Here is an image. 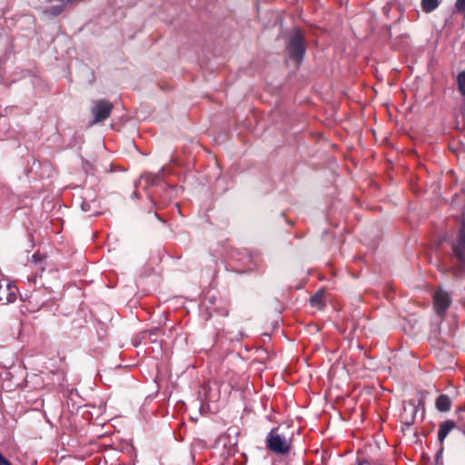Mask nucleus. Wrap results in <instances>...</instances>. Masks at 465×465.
<instances>
[{
  "label": "nucleus",
  "mask_w": 465,
  "mask_h": 465,
  "mask_svg": "<svg viewBox=\"0 0 465 465\" xmlns=\"http://www.w3.org/2000/svg\"><path fill=\"white\" fill-rule=\"evenodd\" d=\"M293 432L289 427L273 428L266 438L267 448L277 455H286L292 448Z\"/></svg>",
  "instance_id": "1"
},
{
  "label": "nucleus",
  "mask_w": 465,
  "mask_h": 465,
  "mask_svg": "<svg viewBox=\"0 0 465 465\" xmlns=\"http://www.w3.org/2000/svg\"><path fill=\"white\" fill-rule=\"evenodd\" d=\"M450 270L456 277L465 274V218H463L457 240L451 243Z\"/></svg>",
  "instance_id": "2"
},
{
  "label": "nucleus",
  "mask_w": 465,
  "mask_h": 465,
  "mask_svg": "<svg viewBox=\"0 0 465 465\" xmlns=\"http://www.w3.org/2000/svg\"><path fill=\"white\" fill-rule=\"evenodd\" d=\"M286 49L292 59L300 63L305 53V36L300 29H295L287 43Z\"/></svg>",
  "instance_id": "3"
},
{
  "label": "nucleus",
  "mask_w": 465,
  "mask_h": 465,
  "mask_svg": "<svg viewBox=\"0 0 465 465\" xmlns=\"http://www.w3.org/2000/svg\"><path fill=\"white\" fill-rule=\"evenodd\" d=\"M114 108L111 102L107 100H96L92 106V114L94 115V124H98L106 120Z\"/></svg>",
  "instance_id": "4"
},
{
  "label": "nucleus",
  "mask_w": 465,
  "mask_h": 465,
  "mask_svg": "<svg viewBox=\"0 0 465 465\" xmlns=\"http://www.w3.org/2000/svg\"><path fill=\"white\" fill-rule=\"evenodd\" d=\"M451 302V298L450 294L443 291L438 290L435 292L433 296V304L436 313L443 317L447 309L450 307Z\"/></svg>",
  "instance_id": "5"
},
{
  "label": "nucleus",
  "mask_w": 465,
  "mask_h": 465,
  "mask_svg": "<svg viewBox=\"0 0 465 465\" xmlns=\"http://www.w3.org/2000/svg\"><path fill=\"white\" fill-rule=\"evenodd\" d=\"M18 289L15 284L6 282L5 286L0 285V302L4 303H12L15 302L17 298Z\"/></svg>",
  "instance_id": "6"
},
{
  "label": "nucleus",
  "mask_w": 465,
  "mask_h": 465,
  "mask_svg": "<svg viewBox=\"0 0 465 465\" xmlns=\"http://www.w3.org/2000/svg\"><path fill=\"white\" fill-rule=\"evenodd\" d=\"M456 427L455 421L451 420H447L440 424V428L438 430V440L440 445L443 444L444 440L448 436V434Z\"/></svg>",
  "instance_id": "7"
},
{
  "label": "nucleus",
  "mask_w": 465,
  "mask_h": 465,
  "mask_svg": "<svg viewBox=\"0 0 465 465\" xmlns=\"http://www.w3.org/2000/svg\"><path fill=\"white\" fill-rule=\"evenodd\" d=\"M435 406L440 411H449L451 407V401L448 395L441 394L436 399Z\"/></svg>",
  "instance_id": "8"
},
{
  "label": "nucleus",
  "mask_w": 465,
  "mask_h": 465,
  "mask_svg": "<svg viewBox=\"0 0 465 465\" xmlns=\"http://www.w3.org/2000/svg\"><path fill=\"white\" fill-rule=\"evenodd\" d=\"M325 291L324 290H319L315 294H313L310 298V303L312 307H316L318 309H323L325 303H324V298H325Z\"/></svg>",
  "instance_id": "9"
},
{
  "label": "nucleus",
  "mask_w": 465,
  "mask_h": 465,
  "mask_svg": "<svg viewBox=\"0 0 465 465\" xmlns=\"http://www.w3.org/2000/svg\"><path fill=\"white\" fill-rule=\"evenodd\" d=\"M421 8L425 13H430L438 8L440 2L439 0H421Z\"/></svg>",
  "instance_id": "10"
},
{
  "label": "nucleus",
  "mask_w": 465,
  "mask_h": 465,
  "mask_svg": "<svg viewBox=\"0 0 465 465\" xmlns=\"http://www.w3.org/2000/svg\"><path fill=\"white\" fill-rule=\"evenodd\" d=\"M64 9V5H53L44 10V14L54 17L59 15Z\"/></svg>",
  "instance_id": "11"
},
{
  "label": "nucleus",
  "mask_w": 465,
  "mask_h": 465,
  "mask_svg": "<svg viewBox=\"0 0 465 465\" xmlns=\"http://www.w3.org/2000/svg\"><path fill=\"white\" fill-rule=\"evenodd\" d=\"M458 89L465 96V71L460 72L457 76Z\"/></svg>",
  "instance_id": "12"
},
{
  "label": "nucleus",
  "mask_w": 465,
  "mask_h": 465,
  "mask_svg": "<svg viewBox=\"0 0 465 465\" xmlns=\"http://www.w3.org/2000/svg\"><path fill=\"white\" fill-rule=\"evenodd\" d=\"M455 8L458 12L465 15V0H457L455 3Z\"/></svg>",
  "instance_id": "13"
},
{
  "label": "nucleus",
  "mask_w": 465,
  "mask_h": 465,
  "mask_svg": "<svg viewBox=\"0 0 465 465\" xmlns=\"http://www.w3.org/2000/svg\"><path fill=\"white\" fill-rule=\"evenodd\" d=\"M459 421H460V427L462 428V430L465 433V410L460 411V413L459 415Z\"/></svg>",
  "instance_id": "14"
},
{
  "label": "nucleus",
  "mask_w": 465,
  "mask_h": 465,
  "mask_svg": "<svg viewBox=\"0 0 465 465\" xmlns=\"http://www.w3.org/2000/svg\"><path fill=\"white\" fill-rule=\"evenodd\" d=\"M443 450H444V448H443V444H442V445H440V450L437 452L436 457H435V461H436L437 464L439 463V461H440V460L441 458Z\"/></svg>",
  "instance_id": "15"
},
{
  "label": "nucleus",
  "mask_w": 465,
  "mask_h": 465,
  "mask_svg": "<svg viewBox=\"0 0 465 465\" xmlns=\"http://www.w3.org/2000/svg\"><path fill=\"white\" fill-rule=\"evenodd\" d=\"M0 465H12V463L8 460H6L1 452H0Z\"/></svg>",
  "instance_id": "16"
},
{
  "label": "nucleus",
  "mask_w": 465,
  "mask_h": 465,
  "mask_svg": "<svg viewBox=\"0 0 465 465\" xmlns=\"http://www.w3.org/2000/svg\"><path fill=\"white\" fill-rule=\"evenodd\" d=\"M357 465H372V464L368 460H361V461H358Z\"/></svg>",
  "instance_id": "17"
},
{
  "label": "nucleus",
  "mask_w": 465,
  "mask_h": 465,
  "mask_svg": "<svg viewBox=\"0 0 465 465\" xmlns=\"http://www.w3.org/2000/svg\"><path fill=\"white\" fill-rule=\"evenodd\" d=\"M161 176L160 174H156L153 178V180L152 181V183L154 184V183H157L158 181L160 180Z\"/></svg>",
  "instance_id": "18"
},
{
  "label": "nucleus",
  "mask_w": 465,
  "mask_h": 465,
  "mask_svg": "<svg viewBox=\"0 0 465 465\" xmlns=\"http://www.w3.org/2000/svg\"><path fill=\"white\" fill-rule=\"evenodd\" d=\"M411 411L415 414L417 412L416 406L414 404H411Z\"/></svg>",
  "instance_id": "19"
},
{
  "label": "nucleus",
  "mask_w": 465,
  "mask_h": 465,
  "mask_svg": "<svg viewBox=\"0 0 465 465\" xmlns=\"http://www.w3.org/2000/svg\"><path fill=\"white\" fill-rule=\"evenodd\" d=\"M158 331H159V329H157V328L149 331V332L152 333V334H157Z\"/></svg>",
  "instance_id": "20"
},
{
  "label": "nucleus",
  "mask_w": 465,
  "mask_h": 465,
  "mask_svg": "<svg viewBox=\"0 0 465 465\" xmlns=\"http://www.w3.org/2000/svg\"><path fill=\"white\" fill-rule=\"evenodd\" d=\"M33 261H34L35 262H38V255H37L36 253L33 255Z\"/></svg>",
  "instance_id": "21"
},
{
  "label": "nucleus",
  "mask_w": 465,
  "mask_h": 465,
  "mask_svg": "<svg viewBox=\"0 0 465 465\" xmlns=\"http://www.w3.org/2000/svg\"><path fill=\"white\" fill-rule=\"evenodd\" d=\"M245 265L247 267V270H249V271L253 269V267L251 264L247 263V262L245 263Z\"/></svg>",
  "instance_id": "22"
},
{
  "label": "nucleus",
  "mask_w": 465,
  "mask_h": 465,
  "mask_svg": "<svg viewBox=\"0 0 465 465\" xmlns=\"http://www.w3.org/2000/svg\"><path fill=\"white\" fill-rule=\"evenodd\" d=\"M413 422H414V416H412L411 419L407 421L408 424H412Z\"/></svg>",
  "instance_id": "23"
},
{
  "label": "nucleus",
  "mask_w": 465,
  "mask_h": 465,
  "mask_svg": "<svg viewBox=\"0 0 465 465\" xmlns=\"http://www.w3.org/2000/svg\"><path fill=\"white\" fill-rule=\"evenodd\" d=\"M245 258L248 260V262H252V256L250 254H246Z\"/></svg>",
  "instance_id": "24"
},
{
  "label": "nucleus",
  "mask_w": 465,
  "mask_h": 465,
  "mask_svg": "<svg viewBox=\"0 0 465 465\" xmlns=\"http://www.w3.org/2000/svg\"><path fill=\"white\" fill-rule=\"evenodd\" d=\"M82 209H83L84 211H87V206H84V205L83 204V205H82Z\"/></svg>",
  "instance_id": "25"
},
{
  "label": "nucleus",
  "mask_w": 465,
  "mask_h": 465,
  "mask_svg": "<svg viewBox=\"0 0 465 465\" xmlns=\"http://www.w3.org/2000/svg\"><path fill=\"white\" fill-rule=\"evenodd\" d=\"M82 209H83L84 211H87V206H84V205L83 204V205H82Z\"/></svg>",
  "instance_id": "26"
}]
</instances>
